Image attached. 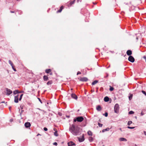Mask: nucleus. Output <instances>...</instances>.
<instances>
[{
    "instance_id": "nucleus-1",
    "label": "nucleus",
    "mask_w": 146,
    "mask_h": 146,
    "mask_svg": "<svg viewBox=\"0 0 146 146\" xmlns=\"http://www.w3.org/2000/svg\"><path fill=\"white\" fill-rule=\"evenodd\" d=\"M70 131L74 135H77L79 133V130L76 128L74 125H72V126L70 127Z\"/></svg>"
},
{
    "instance_id": "nucleus-2",
    "label": "nucleus",
    "mask_w": 146,
    "mask_h": 146,
    "mask_svg": "<svg viewBox=\"0 0 146 146\" xmlns=\"http://www.w3.org/2000/svg\"><path fill=\"white\" fill-rule=\"evenodd\" d=\"M114 111L116 113H118L119 112V105L118 104H115L114 108Z\"/></svg>"
},
{
    "instance_id": "nucleus-3",
    "label": "nucleus",
    "mask_w": 146,
    "mask_h": 146,
    "mask_svg": "<svg viewBox=\"0 0 146 146\" xmlns=\"http://www.w3.org/2000/svg\"><path fill=\"white\" fill-rule=\"evenodd\" d=\"M78 79L80 81L82 82H87L88 80V78L86 77H80Z\"/></svg>"
},
{
    "instance_id": "nucleus-4",
    "label": "nucleus",
    "mask_w": 146,
    "mask_h": 146,
    "mask_svg": "<svg viewBox=\"0 0 146 146\" xmlns=\"http://www.w3.org/2000/svg\"><path fill=\"white\" fill-rule=\"evenodd\" d=\"M6 92H5L6 94L7 95H9L12 93V91L8 88H7L6 89Z\"/></svg>"
},
{
    "instance_id": "nucleus-5",
    "label": "nucleus",
    "mask_w": 146,
    "mask_h": 146,
    "mask_svg": "<svg viewBox=\"0 0 146 146\" xmlns=\"http://www.w3.org/2000/svg\"><path fill=\"white\" fill-rule=\"evenodd\" d=\"M128 60L129 61L131 62H133L135 61V59L131 56H129L128 58Z\"/></svg>"
},
{
    "instance_id": "nucleus-6",
    "label": "nucleus",
    "mask_w": 146,
    "mask_h": 146,
    "mask_svg": "<svg viewBox=\"0 0 146 146\" xmlns=\"http://www.w3.org/2000/svg\"><path fill=\"white\" fill-rule=\"evenodd\" d=\"M84 118L82 116L78 117H77V121L78 122H82L84 120Z\"/></svg>"
},
{
    "instance_id": "nucleus-7",
    "label": "nucleus",
    "mask_w": 146,
    "mask_h": 146,
    "mask_svg": "<svg viewBox=\"0 0 146 146\" xmlns=\"http://www.w3.org/2000/svg\"><path fill=\"white\" fill-rule=\"evenodd\" d=\"M19 95H17L15 96L14 98V102L15 103H17L19 102Z\"/></svg>"
},
{
    "instance_id": "nucleus-8",
    "label": "nucleus",
    "mask_w": 146,
    "mask_h": 146,
    "mask_svg": "<svg viewBox=\"0 0 146 146\" xmlns=\"http://www.w3.org/2000/svg\"><path fill=\"white\" fill-rule=\"evenodd\" d=\"M78 139L79 142H82L84 140V136L83 134L82 136V138H79Z\"/></svg>"
},
{
    "instance_id": "nucleus-9",
    "label": "nucleus",
    "mask_w": 146,
    "mask_h": 146,
    "mask_svg": "<svg viewBox=\"0 0 146 146\" xmlns=\"http://www.w3.org/2000/svg\"><path fill=\"white\" fill-rule=\"evenodd\" d=\"M31 125V123L29 122H27L25 123V126L26 128L30 127Z\"/></svg>"
},
{
    "instance_id": "nucleus-10",
    "label": "nucleus",
    "mask_w": 146,
    "mask_h": 146,
    "mask_svg": "<svg viewBox=\"0 0 146 146\" xmlns=\"http://www.w3.org/2000/svg\"><path fill=\"white\" fill-rule=\"evenodd\" d=\"M71 97L75 99L76 100L77 98V97L76 95L74 94H72L71 95Z\"/></svg>"
},
{
    "instance_id": "nucleus-11",
    "label": "nucleus",
    "mask_w": 146,
    "mask_h": 146,
    "mask_svg": "<svg viewBox=\"0 0 146 146\" xmlns=\"http://www.w3.org/2000/svg\"><path fill=\"white\" fill-rule=\"evenodd\" d=\"M64 7V6H62H62L60 7L59 10H58V11H57V13H60L62 11V10L63 9Z\"/></svg>"
},
{
    "instance_id": "nucleus-12",
    "label": "nucleus",
    "mask_w": 146,
    "mask_h": 146,
    "mask_svg": "<svg viewBox=\"0 0 146 146\" xmlns=\"http://www.w3.org/2000/svg\"><path fill=\"white\" fill-rule=\"evenodd\" d=\"M126 53L128 55L130 56L132 54V51L131 50H128L127 51Z\"/></svg>"
},
{
    "instance_id": "nucleus-13",
    "label": "nucleus",
    "mask_w": 146,
    "mask_h": 146,
    "mask_svg": "<svg viewBox=\"0 0 146 146\" xmlns=\"http://www.w3.org/2000/svg\"><path fill=\"white\" fill-rule=\"evenodd\" d=\"M48 77L47 76L44 75L43 77V79L44 81H46L48 80Z\"/></svg>"
},
{
    "instance_id": "nucleus-14",
    "label": "nucleus",
    "mask_w": 146,
    "mask_h": 146,
    "mask_svg": "<svg viewBox=\"0 0 146 146\" xmlns=\"http://www.w3.org/2000/svg\"><path fill=\"white\" fill-rule=\"evenodd\" d=\"M96 110L98 111H100L102 110V108L100 105L98 106L96 108Z\"/></svg>"
},
{
    "instance_id": "nucleus-15",
    "label": "nucleus",
    "mask_w": 146,
    "mask_h": 146,
    "mask_svg": "<svg viewBox=\"0 0 146 146\" xmlns=\"http://www.w3.org/2000/svg\"><path fill=\"white\" fill-rule=\"evenodd\" d=\"M68 146H72L73 145H75V144L72 142H70L68 143Z\"/></svg>"
},
{
    "instance_id": "nucleus-16",
    "label": "nucleus",
    "mask_w": 146,
    "mask_h": 146,
    "mask_svg": "<svg viewBox=\"0 0 146 146\" xmlns=\"http://www.w3.org/2000/svg\"><path fill=\"white\" fill-rule=\"evenodd\" d=\"M52 70L50 69H46L45 70V72L47 73H49L51 72Z\"/></svg>"
},
{
    "instance_id": "nucleus-17",
    "label": "nucleus",
    "mask_w": 146,
    "mask_h": 146,
    "mask_svg": "<svg viewBox=\"0 0 146 146\" xmlns=\"http://www.w3.org/2000/svg\"><path fill=\"white\" fill-rule=\"evenodd\" d=\"M76 0H74L73 1H71L70 3L68 4V6H71L75 2V1Z\"/></svg>"
},
{
    "instance_id": "nucleus-18",
    "label": "nucleus",
    "mask_w": 146,
    "mask_h": 146,
    "mask_svg": "<svg viewBox=\"0 0 146 146\" xmlns=\"http://www.w3.org/2000/svg\"><path fill=\"white\" fill-rule=\"evenodd\" d=\"M109 98L107 96L105 97L104 98V101L106 102H107L108 101H109Z\"/></svg>"
},
{
    "instance_id": "nucleus-19",
    "label": "nucleus",
    "mask_w": 146,
    "mask_h": 146,
    "mask_svg": "<svg viewBox=\"0 0 146 146\" xmlns=\"http://www.w3.org/2000/svg\"><path fill=\"white\" fill-rule=\"evenodd\" d=\"M119 140L121 141H127V140L125 138H119Z\"/></svg>"
},
{
    "instance_id": "nucleus-20",
    "label": "nucleus",
    "mask_w": 146,
    "mask_h": 146,
    "mask_svg": "<svg viewBox=\"0 0 146 146\" xmlns=\"http://www.w3.org/2000/svg\"><path fill=\"white\" fill-rule=\"evenodd\" d=\"M88 135L90 136H92V131H89L87 132Z\"/></svg>"
},
{
    "instance_id": "nucleus-21",
    "label": "nucleus",
    "mask_w": 146,
    "mask_h": 146,
    "mask_svg": "<svg viewBox=\"0 0 146 146\" xmlns=\"http://www.w3.org/2000/svg\"><path fill=\"white\" fill-rule=\"evenodd\" d=\"M52 80H50L48 81L47 83V84L48 85H51L52 84Z\"/></svg>"
},
{
    "instance_id": "nucleus-22",
    "label": "nucleus",
    "mask_w": 146,
    "mask_h": 146,
    "mask_svg": "<svg viewBox=\"0 0 146 146\" xmlns=\"http://www.w3.org/2000/svg\"><path fill=\"white\" fill-rule=\"evenodd\" d=\"M98 80H95L93 82H92V85H94L98 82Z\"/></svg>"
},
{
    "instance_id": "nucleus-23",
    "label": "nucleus",
    "mask_w": 146,
    "mask_h": 146,
    "mask_svg": "<svg viewBox=\"0 0 146 146\" xmlns=\"http://www.w3.org/2000/svg\"><path fill=\"white\" fill-rule=\"evenodd\" d=\"M88 139L90 141L92 142L93 141V139L92 137H89Z\"/></svg>"
},
{
    "instance_id": "nucleus-24",
    "label": "nucleus",
    "mask_w": 146,
    "mask_h": 146,
    "mask_svg": "<svg viewBox=\"0 0 146 146\" xmlns=\"http://www.w3.org/2000/svg\"><path fill=\"white\" fill-rule=\"evenodd\" d=\"M110 130V128H107L106 129H104L103 130H102V132H105V131H109Z\"/></svg>"
},
{
    "instance_id": "nucleus-25",
    "label": "nucleus",
    "mask_w": 146,
    "mask_h": 146,
    "mask_svg": "<svg viewBox=\"0 0 146 146\" xmlns=\"http://www.w3.org/2000/svg\"><path fill=\"white\" fill-rule=\"evenodd\" d=\"M54 134L56 136H58V134L57 133V131H56L54 132Z\"/></svg>"
},
{
    "instance_id": "nucleus-26",
    "label": "nucleus",
    "mask_w": 146,
    "mask_h": 146,
    "mask_svg": "<svg viewBox=\"0 0 146 146\" xmlns=\"http://www.w3.org/2000/svg\"><path fill=\"white\" fill-rule=\"evenodd\" d=\"M9 62L11 66H13V62L10 60H9Z\"/></svg>"
},
{
    "instance_id": "nucleus-27",
    "label": "nucleus",
    "mask_w": 146,
    "mask_h": 146,
    "mask_svg": "<svg viewBox=\"0 0 146 146\" xmlns=\"http://www.w3.org/2000/svg\"><path fill=\"white\" fill-rule=\"evenodd\" d=\"M110 86V90L111 91H113L114 89V88L113 87H111Z\"/></svg>"
},
{
    "instance_id": "nucleus-28",
    "label": "nucleus",
    "mask_w": 146,
    "mask_h": 146,
    "mask_svg": "<svg viewBox=\"0 0 146 146\" xmlns=\"http://www.w3.org/2000/svg\"><path fill=\"white\" fill-rule=\"evenodd\" d=\"M19 93V91L18 90H16L13 92L14 94H15Z\"/></svg>"
},
{
    "instance_id": "nucleus-29",
    "label": "nucleus",
    "mask_w": 146,
    "mask_h": 146,
    "mask_svg": "<svg viewBox=\"0 0 146 146\" xmlns=\"http://www.w3.org/2000/svg\"><path fill=\"white\" fill-rule=\"evenodd\" d=\"M132 123V122L131 121H129L128 122L127 125H130Z\"/></svg>"
},
{
    "instance_id": "nucleus-30",
    "label": "nucleus",
    "mask_w": 146,
    "mask_h": 146,
    "mask_svg": "<svg viewBox=\"0 0 146 146\" xmlns=\"http://www.w3.org/2000/svg\"><path fill=\"white\" fill-rule=\"evenodd\" d=\"M134 112L132 111H130L129 112V114H133L134 113Z\"/></svg>"
},
{
    "instance_id": "nucleus-31",
    "label": "nucleus",
    "mask_w": 146,
    "mask_h": 146,
    "mask_svg": "<svg viewBox=\"0 0 146 146\" xmlns=\"http://www.w3.org/2000/svg\"><path fill=\"white\" fill-rule=\"evenodd\" d=\"M98 126H99V127H102V126L103 125L102 124H101L100 123H98Z\"/></svg>"
},
{
    "instance_id": "nucleus-32",
    "label": "nucleus",
    "mask_w": 146,
    "mask_h": 146,
    "mask_svg": "<svg viewBox=\"0 0 146 146\" xmlns=\"http://www.w3.org/2000/svg\"><path fill=\"white\" fill-rule=\"evenodd\" d=\"M12 68L13 69V70H14L15 71H17L16 69L14 67V65L13 66H12Z\"/></svg>"
},
{
    "instance_id": "nucleus-33",
    "label": "nucleus",
    "mask_w": 146,
    "mask_h": 146,
    "mask_svg": "<svg viewBox=\"0 0 146 146\" xmlns=\"http://www.w3.org/2000/svg\"><path fill=\"white\" fill-rule=\"evenodd\" d=\"M127 128L129 129H133L134 128V127H130L129 126H128V127H127Z\"/></svg>"
},
{
    "instance_id": "nucleus-34",
    "label": "nucleus",
    "mask_w": 146,
    "mask_h": 146,
    "mask_svg": "<svg viewBox=\"0 0 146 146\" xmlns=\"http://www.w3.org/2000/svg\"><path fill=\"white\" fill-rule=\"evenodd\" d=\"M106 117H107L108 116V113L107 112L105 113L104 114Z\"/></svg>"
},
{
    "instance_id": "nucleus-35",
    "label": "nucleus",
    "mask_w": 146,
    "mask_h": 146,
    "mask_svg": "<svg viewBox=\"0 0 146 146\" xmlns=\"http://www.w3.org/2000/svg\"><path fill=\"white\" fill-rule=\"evenodd\" d=\"M142 92L143 94H144L145 95V96H146V93L145 91L142 90Z\"/></svg>"
},
{
    "instance_id": "nucleus-36",
    "label": "nucleus",
    "mask_w": 146,
    "mask_h": 146,
    "mask_svg": "<svg viewBox=\"0 0 146 146\" xmlns=\"http://www.w3.org/2000/svg\"><path fill=\"white\" fill-rule=\"evenodd\" d=\"M44 130L45 131H47L48 129H47V128H46V127H44Z\"/></svg>"
},
{
    "instance_id": "nucleus-37",
    "label": "nucleus",
    "mask_w": 146,
    "mask_h": 146,
    "mask_svg": "<svg viewBox=\"0 0 146 146\" xmlns=\"http://www.w3.org/2000/svg\"><path fill=\"white\" fill-rule=\"evenodd\" d=\"M81 72L80 71H78L77 73V75H78V74H81Z\"/></svg>"
},
{
    "instance_id": "nucleus-38",
    "label": "nucleus",
    "mask_w": 146,
    "mask_h": 146,
    "mask_svg": "<svg viewBox=\"0 0 146 146\" xmlns=\"http://www.w3.org/2000/svg\"><path fill=\"white\" fill-rule=\"evenodd\" d=\"M53 145H57V143L56 142H54L53 143Z\"/></svg>"
},
{
    "instance_id": "nucleus-39",
    "label": "nucleus",
    "mask_w": 146,
    "mask_h": 146,
    "mask_svg": "<svg viewBox=\"0 0 146 146\" xmlns=\"http://www.w3.org/2000/svg\"><path fill=\"white\" fill-rule=\"evenodd\" d=\"M76 121H77V117L76 118V119H74V121L75 122H76Z\"/></svg>"
},
{
    "instance_id": "nucleus-40",
    "label": "nucleus",
    "mask_w": 146,
    "mask_h": 146,
    "mask_svg": "<svg viewBox=\"0 0 146 146\" xmlns=\"http://www.w3.org/2000/svg\"><path fill=\"white\" fill-rule=\"evenodd\" d=\"M141 115H144V113H143L142 112L141 113Z\"/></svg>"
},
{
    "instance_id": "nucleus-41",
    "label": "nucleus",
    "mask_w": 146,
    "mask_h": 146,
    "mask_svg": "<svg viewBox=\"0 0 146 146\" xmlns=\"http://www.w3.org/2000/svg\"><path fill=\"white\" fill-rule=\"evenodd\" d=\"M53 130L55 131H57L56 129V128H54V129H53Z\"/></svg>"
},
{
    "instance_id": "nucleus-42",
    "label": "nucleus",
    "mask_w": 146,
    "mask_h": 146,
    "mask_svg": "<svg viewBox=\"0 0 146 146\" xmlns=\"http://www.w3.org/2000/svg\"><path fill=\"white\" fill-rule=\"evenodd\" d=\"M38 99H39V101H40V102L41 103H42V102H41V100L40 99V98H38Z\"/></svg>"
},
{
    "instance_id": "nucleus-43",
    "label": "nucleus",
    "mask_w": 146,
    "mask_h": 146,
    "mask_svg": "<svg viewBox=\"0 0 146 146\" xmlns=\"http://www.w3.org/2000/svg\"><path fill=\"white\" fill-rule=\"evenodd\" d=\"M23 94H21L20 95V97H21V98H22V96H23Z\"/></svg>"
},
{
    "instance_id": "nucleus-44",
    "label": "nucleus",
    "mask_w": 146,
    "mask_h": 146,
    "mask_svg": "<svg viewBox=\"0 0 146 146\" xmlns=\"http://www.w3.org/2000/svg\"><path fill=\"white\" fill-rule=\"evenodd\" d=\"M49 73H50V75H52V73L51 72Z\"/></svg>"
},
{
    "instance_id": "nucleus-45",
    "label": "nucleus",
    "mask_w": 146,
    "mask_h": 146,
    "mask_svg": "<svg viewBox=\"0 0 146 146\" xmlns=\"http://www.w3.org/2000/svg\"><path fill=\"white\" fill-rule=\"evenodd\" d=\"M144 134H145V135H146V131H144Z\"/></svg>"
},
{
    "instance_id": "nucleus-46",
    "label": "nucleus",
    "mask_w": 146,
    "mask_h": 146,
    "mask_svg": "<svg viewBox=\"0 0 146 146\" xmlns=\"http://www.w3.org/2000/svg\"><path fill=\"white\" fill-rule=\"evenodd\" d=\"M22 98L20 97V98H19V100L21 101V100Z\"/></svg>"
},
{
    "instance_id": "nucleus-47",
    "label": "nucleus",
    "mask_w": 146,
    "mask_h": 146,
    "mask_svg": "<svg viewBox=\"0 0 146 146\" xmlns=\"http://www.w3.org/2000/svg\"><path fill=\"white\" fill-rule=\"evenodd\" d=\"M22 98L20 97V98H19V100L21 101V100Z\"/></svg>"
},
{
    "instance_id": "nucleus-48",
    "label": "nucleus",
    "mask_w": 146,
    "mask_h": 146,
    "mask_svg": "<svg viewBox=\"0 0 146 146\" xmlns=\"http://www.w3.org/2000/svg\"><path fill=\"white\" fill-rule=\"evenodd\" d=\"M23 112V110H22L21 111V112L20 113V114L21 115V113Z\"/></svg>"
},
{
    "instance_id": "nucleus-49",
    "label": "nucleus",
    "mask_w": 146,
    "mask_h": 146,
    "mask_svg": "<svg viewBox=\"0 0 146 146\" xmlns=\"http://www.w3.org/2000/svg\"><path fill=\"white\" fill-rule=\"evenodd\" d=\"M20 107H21V109H23V107L22 106H20Z\"/></svg>"
},
{
    "instance_id": "nucleus-50",
    "label": "nucleus",
    "mask_w": 146,
    "mask_h": 146,
    "mask_svg": "<svg viewBox=\"0 0 146 146\" xmlns=\"http://www.w3.org/2000/svg\"><path fill=\"white\" fill-rule=\"evenodd\" d=\"M131 98H132V96H129V100H131V99H130V98H131Z\"/></svg>"
},
{
    "instance_id": "nucleus-51",
    "label": "nucleus",
    "mask_w": 146,
    "mask_h": 146,
    "mask_svg": "<svg viewBox=\"0 0 146 146\" xmlns=\"http://www.w3.org/2000/svg\"><path fill=\"white\" fill-rule=\"evenodd\" d=\"M121 131H122V130H121V128H120L119 129Z\"/></svg>"
},
{
    "instance_id": "nucleus-52",
    "label": "nucleus",
    "mask_w": 146,
    "mask_h": 146,
    "mask_svg": "<svg viewBox=\"0 0 146 146\" xmlns=\"http://www.w3.org/2000/svg\"><path fill=\"white\" fill-rule=\"evenodd\" d=\"M40 135L39 133H38V134H37V136H38V135Z\"/></svg>"
},
{
    "instance_id": "nucleus-53",
    "label": "nucleus",
    "mask_w": 146,
    "mask_h": 146,
    "mask_svg": "<svg viewBox=\"0 0 146 146\" xmlns=\"http://www.w3.org/2000/svg\"><path fill=\"white\" fill-rule=\"evenodd\" d=\"M2 103H5V102H1Z\"/></svg>"
},
{
    "instance_id": "nucleus-54",
    "label": "nucleus",
    "mask_w": 146,
    "mask_h": 146,
    "mask_svg": "<svg viewBox=\"0 0 146 146\" xmlns=\"http://www.w3.org/2000/svg\"><path fill=\"white\" fill-rule=\"evenodd\" d=\"M11 12L12 13H14V12H13V11H11Z\"/></svg>"
},
{
    "instance_id": "nucleus-55",
    "label": "nucleus",
    "mask_w": 146,
    "mask_h": 146,
    "mask_svg": "<svg viewBox=\"0 0 146 146\" xmlns=\"http://www.w3.org/2000/svg\"><path fill=\"white\" fill-rule=\"evenodd\" d=\"M59 115H61V113H60V114H59Z\"/></svg>"
},
{
    "instance_id": "nucleus-56",
    "label": "nucleus",
    "mask_w": 146,
    "mask_h": 146,
    "mask_svg": "<svg viewBox=\"0 0 146 146\" xmlns=\"http://www.w3.org/2000/svg\"><path fill=\"white\" fill-rule=\"evenodd\" d=\"M79 1V0H78L77 1V2H78V1Z\"/></svg>"
},
{
    "instance_id": "nucleus-57",
    "label": "nucleus",
    "mask_w": 146,
    "mask_h": 146,
    "mask_svg": "<svg viewBox=\"0 0 146 146\" xmlns=\"http://www.w3.org/2000/svg\"><path fill=\"white\" fill-rule=\"evenodd\" d=\"M10 120H11V121H12V120H11V119H10Z\"/></svg>"
},
{
    "instance_id": "nucleus-58",
    "label": "nucleus",
    "mask_w": 146,
    "mask_h": 146,
    "mask_svg": "<svg viewBox=\"0 0 146 146\" xmlns=\"http://www.w3.org/2000/svg\"><path fill=\"white\" fill-rule=\"evenodd\" d=\"M10 120H11V121H12V120H11V119H10Z\"/></svg>"
},
{
    "instance_id": "nucleus-59",
    "label": "nucleus",
    "mask_w": 146,
    "mask_h": 146,
    "mask_svg": "<svg viewBox=\"0 0 146 146\" xmlns=\"http://www.w3.org/2000/svg\"><path fill=\"white\" fill-rule=\"evenodd\" d=\"M10 120H11V121H12V120H11V119H10Z\"/></svg>"
},
{
    "instance_id": "nucleus-60",
    "label": "nucleus",
    "mask_w": 146,
    "mask_h": 146,
    "mask_svg": "<svg viewBox=\"0 0 146 146\" xmlns=\"http://www.w3.org/2000/svg\"><path fill=\"white\" fill-rule=\"evenodd\" d=\"M68 117H69V116H68Z\"/></svg>"
},
{
    "instance_id": "nucleus-61",
    "label": "nucleus",
    "mask_w": 146,
    "mask_h": 146,
    "mask_svg": "<svg viewBox=\"0 0 146 146\" xmlns=\"http://www.w3.org/2000/svg\"><path fill=\"white\" fill-rule=\"evenodd\" d=\"M103 146H104V145H103Z\"/></svg>"
}]
</instances>
